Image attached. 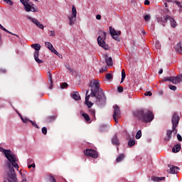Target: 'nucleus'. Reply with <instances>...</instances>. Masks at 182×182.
<instances>
[{"label":"nucleus","mask_w":182,"mask_h":182,"mask_svg":"<svg viewBox=\"0 0 182 182\" xmlns=\"http://www.w3.org/2000/svg\"><path fill=\"white\" fill-rule=\"evenodd\" d=\"M90 95H88L89 90H87L86 92L85 102L89 101V99H90V96L91 97H96L98 102H102V100H105V93L103 92V90L100 88V83H99V81L95 80L92 84H90Z\"/></svg>","instance_id":"nucleus-1"},{"label":"nucleus","mask_w":182,"mask_h":182,"mask_svg":"<svg viewBox=\"0 0 182 182\" xmlns=\"http://www.w3.org/2000/svg\"><path fill=\"white\" fill-rule=\"evenodd\" d=\"M134 116L144 123H150L154 120V114L149 109H139L134 112Z\"/></svg>","instance_id":"nucleus-2"},{"label":"nucleus","mask_w":182,"mask_h":182,"mask_svg":"<svg viewBox=\"0 0 182 182\" xmlns=\"http://www.w3.org/2000/svg\"><path fill=\"white\" fill-rule=\"evenodd\" d=\"M0 151L4 153L6 159H7L9 162L12 164L14 168L19 170V165H18L16 163V161H18V158H16V156L14 154V152H12V151L10 149H5L2 148V146H0Z\"/></svg>","instance_id":"nucleus-3"},{"label":"nucleus","mask_w":182,"mask_h":182,"mask_svg":"<svg viewBox=\"0 0 182 182\" xmlns=\"http://www.w3.org/2000/svg\"><path fill=\"white\" fill-rule=\"evenodd\" d=\"M6 166L9 168V172L6 173L5 178L8 180L9 182H18V178H16V173H15V169L11 162H6Z\"/></svg>","instance_id":"nucleus-4"},{"label":"nucleus","mask_w":182,"mask_h":182,"mask_svg":"<svg viewBox=\"0 0 182 182\" xmlns=\"http://www.w3.org/2000/svg\"><path fill=\"white\" fill-rule=\"evenodd\" d=\"M172 133L177 134V127L178 126V122H180V117L176 113L173 114L172 117Z\"/></svg>","instance_id":"nucleus-5"},{"label":"nucleus","mask_w":182,"mask_h":182,"mask_svg":"<svg viewBox=\"0 0 182 182\" xmlns=\"http://www.w3.org/2000/svg\"><path fill=\"white\" fill-rule=\"evenodd\" d=\"M31 48L35 49L36 52H34V59L37 63H43V61L39 59V50H41V44L35 43L31 45Z\"/></svg>","instance_id":"nucleus-6"},{"label":"nucleus","mask_w":182,"mask_h":182,"mask_svg":"<svg viewBox=\"0 0 182 182\" xmlns=\"http://www.w3.org/2000/svg\"><path fill=\"white\" fill-rule=\"evenodd\" d=\"M20 2L23 4L26 12H38V8L31 6L29 0H20Z\"/></svg>","instance_id":"nucleus-7"},{"label":"nucleus","mask_w":182,"mask_h":182,"mask_svg":"<svg viewBox=\"0 0 182 182\" xmlns=\"http://www.w3.org/2000/svg\"><path fill=\"white\" fill-rule=\"evenodd\" d=\"M163 82H171L173 85H177V83H180V82H182V75H178L176 77H166L163 79Z\"/></svg>","instance_id":"nucleus-8"},{"label":"nucleus","mask_w":182,"mask_h":182,"mask_svg":"<svg viewBox=\"0 0 182 182\" xmlns=\"http://www.w3.org/2000/svg\"><path fill=\"white\" fill-rule=\"evenodd\" d=\"M109 29L112 39H114L117 42H120V35H122V31H116L112 26H109Z\"/></svg>","instance_id":"nucleus-9"},{"label":"nucleus","mask_w":182,"mask_h":182,"mask_svg":"<svg viewBox=\"0 0 182 182\" xmlns=\"http://www.w3.org/2000/svg\"><path fill=\"white\" fill-rule=\"evenodd\" d=\"M77 15V11L76 10V7L75 6V5H73L72 7V14L68 16L70 26H73V25H75V22H76Z\"/></svg>","instance_id":"nucleus-10"},{"label":"nucleus","mask_w":182,"mask_h":182,"mask_svg":"<svg viewBox=\"0 0 182 182\" xmlns=\"http://www.w3.org/2000/svg\"><path fill=\"white\" fill-rule=\"evenodd\" d=\"M122 116V111H120V107L117 105L114 106V114H113V119L115 123H118L119 120L117 119H120Z\"/></svg>","instance_id":"nucleus-11"},{"label":"nucleus","mask_w":182,"mask_h":182,"mask_svg":"<svg viewBox=\"0 0 182 182\" xmlns=\"http://www.w3.org/2000/svg\"><path fill=\"white\" fill-rule=\"evenodd\" d=\"M84 154L92 159H97L99 154L95 149H86L84 151Z\"/></svg>","instance_id":"nucleus-12"},{"label":"nucleus","mask_w":182,"mask_h":182,"mask_svg":"<svg viewBox=\"0 0 182 182\" xmlns=\"http://www.w3.org/2000/svg\"><path fill=\"white\" fill-rule=\"evenodd\" d=\"M97 43L99 46H100L101 48H103L105 50H109V46L106 44L105 39H103L100 36H98L97 38Z\"/></svg>","instance_id":"nucleus-13"},{"label":"nucleus","mask_w":182,"mask_h":182,"mask_svg":"<svg viewBox=\"0 0 182 182\" xmlns=\"http://www.w3.org/2000/svg\"><path fill=\"white\" fill-rule=\"evenodd\" d=\"M28 18L30 19V21H31V22H33V23H35V25L40 29H43L45 28V26H43V24L41 23V22H39L38 19L32 17H29Z\"/></svg>","instance_id":"nucleus-14"},{"label":"nucleus","mask_w":182,"mask_h":182,"mask_svg":"<svg viewBox=\"0 0 182 182\" xmlns=\"http://www.w3.org/2000/svg\"><path fill=\"white\" fill-rule=\"evenodd\" d=\"M168 167H169V173L171 174H177L178 170H179V168L174 165H168Z\"/></svg>","instance_id":"nucleus-15"},{"label":"nucleus","mask_w":182,"mask_h":182,"mask_svg":"<svg viewBox=\"0 0 182 182\" xmlns=\"http://www.w3.org/2000/svg\"><path fill=\"white\" fill-rule=\"evenodd\" d=\"M166 19H168V21H169L171 28H176L177 22L176 21V20H174V18L173 17L167 15Z\"/></svg>","instance_id":"nucleus-16"},{"label":"nucleus","mask_w":182,"mask_h":182,"mask_svg":"<svg viewBox=\"0 0 182 182\" xmlns=\"http://www.w3.org/2000/svg\"><path fill=\"white\" fill-rule=\"evenodd\" d=\"M166 18H167V16H166L165 17L164 16L158 17L157 21L159 22V23H161L162 26H166V22L168 21V19H166Z\"/></svg>","instance_id":"nucleus-17"},{"label":"nucleus","mask_w":182,"mask_h":182,"mask_svg":"<svg viewBox=\"0 0 182 182\" xmlns=\"http://www.w3.org/2000/svg\"><path fill=\"white\" fill-rule=\"evenodd\" d=\"M71 97L74 100H80V95H79V92L75 91L71 94Z\"/></svg>","instance_id":"nucleus-18"},{"label":"nucleus","mask_w":182,"mask_h":182,"mask_svg":"<svg viewBox=\"0 0 182 182\" xmlns=\"http://www.w3.org/2000/svg\"><path fill=\"white\" fill-rule=\"evenodd\" d=\"M171 134H173V130H167L166 131V136L164 138L165 141H170L171 139Z\"/></svg>","instance_id":"nucleus-19"},{"label":"nucleus","mask_w":182,"mask_h":182,"mask_svg":"<svg viewBox=\"0 0 182 182\" xmlns=\"http://www.w3.org/2000/svg\"><path fill=\"white\" fill-rule=\"evenodd\" d=\"M48 84L50 85L49 89H53V80H52V73H48Z\"/></svg>","instance_id":"nucleus-20"},{"label":"nucleus","mask_w":182,"mask_h":182,"mask_svg":"<svg viewBox=\"0 0 182 182\" xmlns=\"http://www.w3.org/2000/svg\"><path fill=\"white\" fill-rule=\"evenodd\" d=\"M112 144H114V146H119V144H120V142L119 141V139L117 138V135H114L112 137Z\"/></svg>","instance_id":"nucleus-21"},{"label":"nucleus","mask_w":182,"mask_h":182,"mask_svg":"<svg viewBox=\"0 0 182 182\" xmlns=\"http://www.w3.org/2000/svg\"><path fill=\"white\" fill-rule=\"evenodd\" d=\"M180 150H181V145L180 144L175 145L172 149L173 153H178Z\"/></svg>","instance_id":"nucleus-22"},{"label":"nucleus","mask_w":182,"mask_h":182,"mask_svg":"<svg viewBox=\"0 0 182 182\" xmlns=\"http://www.w3.org/2000/svg\"><path fill=\"white\" fill-rule=\"evenodd\" d=\"M0 29H1V31H4V32H6V33H9L10 35H14V36H16L17 38H19V36L9 31L6 28H5L1 24H0Z\"/></svg>","instance_id":"nucleus-23"},{"label":"nucleus","mask_w":182,"mask_h":182,"mask_svg":"<svg viewBox=\"0 0 182 182\" xmlns=\"http://www.w3.org/2000/svg\"><path fill=\"white\" fill-rule=\"evenodd\" d=\"M0 29H1V31H4V32H6V33H9L10 35H14V36H16L17 38H19V36L9 31L6 28H5L1 24H0Z\"/></svg>","instance_id":"nucleus-24"},{"label":"nucleus","mask_w":182,"mask_h":182,"mask_svg":"<svg viewBox=\"0 0 182 182\" xmlns=\"http://www.w3.org/2000/svg\"><path fill=\"white\" fill-rule=\"evenodd\" d=\"M56 115H51L46 118L47 123H52V122H55L56 120Z\"/></svg>","instance_id":"nucleus-25"},{"label":"nucleus","mask_w":182,"mask_h":182,"mask_svg":"<svg viewBox=\"0 0 182 182\" xmlns=\"http://www.w3.org/2000/svg\"><path fill=\"white\" fill-rule=\"evenodd\" d=\"M166 177H157V176H152L151 181H163V180H165Z\"/></svg>","instance_id":"nucleus-26"},{"label":"nucleus","mask_w":182,"mask_h":182,"mask_svg":"<svg viewBox=\"0 0 182 182\" xmlns=\"http://www.w3.org/2000/svg\"><path fill=\"white\" fill-rule=\"evenodd\" d=\"M105 62L107 66H113V59L112 58V57H109L108 58H106Z\"/></svg>","instance_id":"nucleus-27"},{"label":"nucleus","mask_w":182,"mask_h":182,"mask_svg":"<svg viewBox=\"0 0 182 182\" xmlns=\"http://www.w3.org/2000/svg\"><path fill=\"white\" fill-rule=\"evenodd\" d=\"M45 45L46 46V48H48V49H49V50H50V52L55 48H53V45H52V43H50V42H46Z\"/></svg>","instance_id":"nucleus-28"},{"label":"nucleus","mask_w":182,"mask_h":182,"mask_svg":"<svg viewBox=\"0 0 182 182\" xmlns=\"http://www.w3.org/2000/svg\"><path fill=\"white\" fill-rule=\"evenodd\" d=\"M123 159H124V154H119L116 159L117 163H120V161H123Z\"/></svg>","instance_id":"nucleus-29"},{"label":"nucleus","mask_w":182,"mask_h":182,"mask_svg":"<svg viewBox=\"0 0 182 182\" xmlns=\"http://www.w3.org/2000/svg\"><path fill=\"white\" fill-rule=\"evenodd\" d=\"M125 79H126V71H124V69H123V70H122L121 83H123V82H124Z\"/></svg>","instance_id":"nucleus-30"},{"label":"nucleus","mask_w":182,"mask_h":182,"mask_svg":"<svg viewBox=\"0 0 182 182\" xmlns=\"http://www.w3.org/2000/svg\"><path fill=\"white\" fill-rule=\"evenodd\" d=\"M89 113L94 117L96 118V111L94 109L90 108L89 109Z\"/></svg>","instance_id":"nucleus-31"},{"label":"nucleus","mask_w":182,"mask_h":182,"mask_svg":"<svg viewBox=\"0 0 182 182\" xmlns=\"http://www.w3.org/2000/svg\"><path fill=\"white\" fill-rule=\"evenodd\" d=\"M82 117H84L85 120H86V122H90V117H89V114H86V113H82Z\"/></svg>","instance_id":"nucleus-32"},{"label":"nucleus","mask_w":182,"mask_h":182,"mask_svg":"<svg viewBox=\"0 0 182 182\" xmlns=\"http://www.w3.org/2000/svg\"><path fill=\"white\" fill-rule=\"evenodd\" d=\"M136 144V141L134 139H131L128 141V146L129 147H133Z\"/></svg>","instance_id":"nucleus-33"},{"label":"nucleus","mask_w":182,"mask_h":182,"mask_svg":"<svg viewBox=\"0 0 182 182\" xmlns=\"http://www.w3.org/2000/svg\"><path fill=\"white\" fill-rule=\"evenodd\" d=\"M19 117H21V121L23 122V123H28V122H31V120L28 118H23V117H22L21 115V114H18Z\"/></svg>","instance_id":"nucleus-34"},{"label":"nucleus","mask_w":182,"mask_h":182,"mask_svg":"<svg viewBox=\"0 0 182 182\" xmlns=\"http://www.w3.org/2000/svg\"><path fill=\"white\" fill-rule=\"evenodd\" d=\"M144 21H146V22H149V21H150V19H151V16H150V14H146L144 16Z\"/></svg>","instance_id":"nucleus-35"},{"label":"nucleus","mask_w":182,"mask_h":182,"mask_svg":"<svg viewBox=\"0 0 182 182\" xmlns=\"http://www.w3.org/2000/svg\"><path fill=\"white\" fill-rule=\"evenodd\" d=\"M135 137H136V139H139L141 137V130H139L136 132Z\"/></svg>","instance_id":"nucleus-36"},{"label":"nucleus","mask_w":182,"mask_h":182,"mask_svg":"<svg viewBox=\"0 0 182 182\" xmlns=\"http://www.w3.org/2000/svg\"><path fill=\"white\" fill-rule=\"evenodd\" d=\"M105 77L107 80H110L111 79H113V75H112L111 73H107L106 74Z\"/></svg>","instance_id":"nucleus-37"},{"label":"nucleus","mask_w":182,"mask_h":182,"mask_svg":"<svg viewBox=\"0 0 182 182\" xmlns=\"http://www.w3.org/2000/svg\"><path fill=\"white\" fill-rule=\"evenodd\" d=\"M85 105H87L88 109H90L93 106V103L90 101H85Z\"/></svg>","instance_id":"nucleus-38"},{"label":"nucleus","mask_w":182,"mask_h":182,"mask_svg":"<svg viewBox=\"0 0 182 182\" xmlns=\"http://www.w3.org/2000/svg\"><path fill=\"white\" fill-rule=\"evenodd\" d=\"M155 48H156V49H161V44H160V42L156 41V42L155 43Z\"/></svg>","instance_id":"nucleus-39"},{"label":"nucleus","mask_w":182,"mask_h":182,"mask_svg":"<svg viewBox=\"0 0 182 182\" xmlns=\"http://www.w3.org/2000/svg\"><path fill=\"white\" fill-rule=\"evenodd\" d=\"M48 180H49L50 182H56V179L52 175L49 176Z\"/></svg>","instance_id":"nucleus-40"},{"label":"nucleus","mask_w":182,"mask_h":182,"mask_svg":"<svg viewBox=\"0 0 182 182\" xmlns=\"http://www.w3.org/2000/svg\"><path fill=\"white\" fill-rule=\"evenodd\" d=\"M65 68L71 72V73H73V69H72V68H70V65H69V64L65 65Z\"/></svg>","instance_id":"nucleus-41"},{"label":"nucleus","mask_w":182,"mask_h":182,"mask_svg":"<svg viewBox=\"0 0 182 182\" xmlns=\"http://www.w3.org/2000/svg\"><path fill=\"white\" fill-rule=\"evenodd\" d=\"M30 123H31L33 127H36V129H39V126H38V124H36V123H35L32 120L30 121Z\"/></svg>","instance_id":"nucleus-42"},{"label":"nucleus","mask_w":182,"mask_h":182,"mask_svg":"<svg viewBox=\"0 0 182 182\" xmlns=\"http://www.w3.org/2000/svg\"><path fill=\"white\" fill-rule=\"evenodd\" d=\"M175 4H176V5H178V8H180L179 11L181 12L182 11V5L180 4V2L176 1Z\"/></svg>","instance_id":"nucleus-43"},{"label":"nucleus","mask_w":182,"mask_h":182,"mask_svg":"<svg viewBox=\"0 0 182 182\" xmlns=\"http://www.w3.org/2000/svg\"><path fill=\"white\" fill-rule=\"evenodd\" d=\"M41 130H42L43 134H48V129L46 127H43Z\"/></svg>","instance_id":"nucleus-44"},{"label":"nucleus","mask_w":182,"mask_h":182,"mask_svg":"<svg viewBox=\"0 0 182 182\" xmlns=\"http://www.w3.org/2000/svg\"><path fill=\"white\" fill-rule=\"evenodd\" d=\"M169 89H171V90H177V87L174 86V85H169Z\"/></svg>","instance_id":"nucleus-45"},{"label":"nucleus","mask_w":182,"mask_h":182,"mask_svg":"<svg viewBox=\"0 0 182 182\" xmlns=\"http://www.w3.org/2000/svg\"><path fill=\"white\" fill-rule=\"evenodd\" d=\"M53 53H54L55 55H56L57 56H59L60 54L59 53H58V50H56V49L53 48L52 51Z\"/></svg>","instance_id":"nucleus-46"},{"label":"nucleus","mask_w":182,"mask_h":182,"mask_svg":"<svg viewBox=\"0 0 182 182\" xmlns=\"http://www.w3.org/2000/svg\"><path fill=\"white\" fill-rule=\"evenodd\" d=\"M61 89H66V87H68V83L66 82H63L61 86H60Z\"/></svg>","instance_id":"nucleus-47"},{"label":"nucleus","mask_w":182,"mask_h":182,"mask_svg":"<svg viewBox=\"0 0 182 182\" xmlns=\"http://www.w3.org/2000/svg\"><path fill=\"white\" fill-rule=\"evenodd\" d=\"M102 39H104V41H106V38H107V33L106 32L103 31L102 34Z\"/></svg>","instance_id":"nucleus-48"},{"label":"nucleus","mask_w":182,"mask_h":182,"mask_svg":"<svg viewBox=\"0 0 182 182\" xmlns=\"http://www.w3.org/2000/svg\"><path fill=\"white\" fill-rule=\"evenodd\" d=\"M4 2L8 4L9 5H14V1H12V0H6Z\"/></svg>","instance_id":"nucleus-49"},{"label":"nucleus","mask_w":182,"mask_h":182,"mask_svg":"<svg viewBox=\"0 0 182 182\" xmlns=\"http://www.w3.org/2000/svg\"><path fill=\"white\" fill-rule=\"evenodd\" d=\"M117 90L119 93H122V92H123V87L122 86H118L117 87Z\"/></svg>","instance_id":"nucleus-50"},{"label":"nucleus","mask_w":182,"mask_h":182,"mask_svg":"<svg viewBox=\"0 0 182 182\" xmlns=\"http://www.w3.org/2000/svg\"><path fill=\"white\" fill-rule=\"evenodd\" d=\"M145 96H152L153 93L151 92L148 91L144 93Z\"/></svg>","instance_id":"nucleus-51"},{"label":"nucleus","mask_w":182,"mask_h":182,"mask_svg":"<svg viewBox=\"0 0 182 182\" xmlns=\"http://www.w3.org/2000/svg\"><path fill=\"white\" fill-rule=\"evenodd\" d=\"M107 70V68L105 67L104 68H102L100 70V73H103V72H106Z\"/></svg>","instance_id":"nucleus-52"},{"label":"nucleus","mask_w":182,"mask_h":182,"mask_svg":"<svg viewBox=\"0 0 182 182\" xmlns=\"http://www.w3.org/2000/svg\"><path fill=\"white\" fill-rule=\"evenodd\" d=\"M177 139L178 140V141H182V137H181V135L180 134H177Z\"/></svg>","instance_id":"nucleus-53"},{"label":"nucleus","mask_w":182,"mask_h":182,"mask_svg":"<svg viewBox=\"0 0 182 182\" xmlns=\"http://www.w3.org/2000/svg\"><path fill=\"white\" fill-rule=\"evenodd\" d=\"M96 19H97L98 21H100L102 19V16L100 14H97L96 16Z\"/></svg>","instance_id":"nucleus-54"},{"label":"nucleus","mask_w":182,"mask_h":182,"mask_svg":"<svg viewBox=\"0 0 182 182\" xmlns=\"http://www.w3.org/2000/svg\"><path fill=\"white\" fill-rule=\"evenodd\" d=\"M56 33H55V31H50V36H55Z\"/></svg>","instance_id":"nucleus-55"},{"label":"nucleus","mask_w":182,"mask_h":182,"mask_svg":"<svg viewBox=\"0 0 182 182\" xmlns=\"http://www.w3.org/2000/svg\"><path fill=\"white\" fill-rule=\"evenodd\" d=\"M0 73H6V70L0 68Z\"/></svg>","instance_id":"nucleus-56"},{"label":"nucleus","mask_w":182,"mask_h":182,"mask_svg":"<svg viewBox=\"0 0 182 182\" xmlns=\"http://www.w3.org/2000/svg\"><path fill=\"white\" fill-rule=\"evenodd\" d=\"M144 5H150V1L146 0V1H144Z\"/></svg>","instance_id":"nucleus-57"},{"label":"nucleus","mask_w":182,"mask_h":182,"mask_svg":"<svg viewBox=\"0 0 182 182\" xmlns=\"http://www.w3.org/2000/svg\"><path fill=\"white\" fill-rule=\"evenodd\" d=\"M32 167H33V168H35V164L28 165V168H32Z\"/></svg>","instance_id":"nucleus-58"},{"label":"nucleus","mask_w":182,"mask_h":182,"mask_svg":"<svg viewBox=\"0 0 182 182\" xmlns=\"http://www.w3.org/2000/svg\"><path fill=\"white\" fill-rule=\"evenodd\" d=\"M161 73H163V69H161V70H159V75H161Z\"/></svg>","instance_id":"nucleus-59"},{"label":"nucleus","mask_w":182,"mask_h":182,"mask_svg":"<svg viewBox=\"0 0 182 182\" xmlns=\"http://www.w3.org/2000/svg\"><path fill=\"white\" fill-rule=\"evenodd\" d=\"M32 161V159H28L27 163H31Z\"/></svg>","instance_id":"nucleus-60"},{"label":"nucleus","mask_w":182,"mask_h":182,"mask_svg":"<svg viewBox=\"0 0 182 182\" xmlns=\"http://www.w3.org/2000/svg\"><path fill=\"white\" fill-rule=\"evenodd\" d=\"M164 5H165L166 8H167V6H168L167 3H165Z\"/></svg>","instance_id":"nucleus-61"},{"label":"nucleus","mask_w":182,"mask_h":182,"mask_svg":"<svg viewBox=\"0 0 182 182\" xmlns=\"http://www.w3.org/2000/svg\"><path fill=\"white\" fill-rule=\"evenodd\" d=\"M132 95H129V99H132Z\"/></svg>","instance_id":"nucleus-62"},{"label":"nucleus","mask_w":182,"mask_h":182,"mask_svg":"<svg viewBox=\"0 0 182 182\" xmlns=\"http://www.w3.org/2000/svg\"><path fill=\"white\" fill-rule=\"evenodd\" d=\"M4 182H8V181H6V179H4Z\"/></svg>","instance_id":"nucleus-63"},{"label":"nucleus","mask_w":182,"mask_h":182,"mask_svg":"<svg viewBox=\"0 0 182 182\" xmlns=\"http://www.w3.org/2000/svg\"><path fill=\"white\" fill-rule=\"evenodd\" d=\"M168 2H171V0H168Z\"/></svg>","instance_id":"nucleus-64"}]
</instances>
